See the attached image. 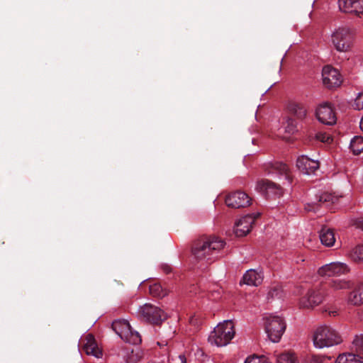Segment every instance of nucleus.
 Returning <instances> with one entry per match:
<instances>
[{
    "instance_id": "37",
    "label": "nucleus",
    "mask_w": 363,
    "mask_h": 363,
    "mask_svg": "<svg viewBox=\"0 0 363 363\" xmlns=\"http://www.w3.org/2000/svg\"><path fill=\"white\" fill-rule=\"evenodd\" d=\"M355 108L358 110L363 109V92L359 94L354 102Z\"/></svg>"
},
{
    "instance_id": "20",
    "label": "nucleus",
    "mask_w": 363,
    "mask_h": 363,
    "mask_svg": "<svg viewBox=\"0 0 363 363\" xmlns=\"http://www.w3.org/2000/svg\"><path fill=\"white\" fill-rule=\"evenodd\" d=\"M288 109L298 120H303L307 114L305 106L298 102H290L288 105Z\"/></svg>"
},
{
    "instance_id": "17",
    "label": "nucleus",
    "mask_w": 363,
    "mask_h": 363,
    "mask_svg": "<svg viewBox=\"0 0 363 363\" xmlns=\"http://www.w3.org/2000/svg\"><path fill=\"white\" fill-rule=\"evenodd\" d=\"M83 350L88 355H93L97 358L100 357L102 354L101 351L97 346L96 342L93 335L88 334L82 340Z\"/></svg>"
},
{
    "instance_id": "5",
    "label": "nucleus",
    "mask_w": 363,
    "mask_h": 363,
    "mask_svg": "<svg viewBox=\"0 0 363 363\" xmlns=\"http://www.w3.org/2000/svg\"><path fill=\"white\" fill-rule=\"evenodd\" d=\"M331 42L337 51L347 52L352 45L353 33L349 28H338L333 33Z\"/></svg>"
},
{
    "instance_id": "35",
    "label": "nucleus",
    "mask_w": 363,
    "mask_h": 363,
    "mask_svg": "<svg viewBox=\"0 0 363 363\" xmlns=\"http://www.w3.org/2000/svg\"><path fill=\"white\" fill-rule=\"evenodd\" d=\"M353 345L356 347V351L360 354L363 353V339L356 337L353 340Z\"/></svg>"
},
{
    "instance_id": "23",
    "label": "nucleus",
    "mask_w": 363,
    "mask_h": 363,
    "mask_svg": "<svg viewBox=\"0 0 363 363\" xmlns=\"http://www.w3.org/2000/svg\"><path fill=\"white\" fill-rule=\"evenodd\" d=\"M349 301L353 305L363 304V284L358 285L354 290L350 293Z\"/></svg>"
},
{
    "instance_id": "19",
    "label": "nucleus",
    "mask_w": 363,
    "mask_h": 363,
    "mask_svg": "<svg viewBox=\"0 0 363 363\" xmlns=\"http://www.w3.org/2000/svg\"><path fill=\"white\" fill-rule=\"evenodd\" d=\"M120 354L123 356L126 363H138L142 358L141 352L138 348L126 347Z\"/></svg>"
},
{
    "instance_id": "7",
    "label": "nucleus",
    "mask_w": 363,
    "mask_h": 363,
    "mask_svg": "<svg viewBox=\"0 0 363 363\" xmlns=\"http://www.w3.org/2000/svg\"><path fill=\"white\" fill-rule=\"evenodd\" d=\"M112 329L123 340L133 345L140 344L142 341L140 334L133 330L127 320H115Z\"/></svg>"
},
{
    "instance_id": "8",
    "label": "nucleus",
    "mask_w": 363,
    "mask_h": 363,
    "mask_svg": "<svg viewBox=\"0 0 363 363\" xmlns=\"http://www.w3.org/2000/svg\"><path fill=\"white\" fill-rule=\"evenodd\" d=\"M325 289L323 286L318 285L308 290L306 296L300 300V306L303 308H313L320 304L324 297Z\"/></svg>"
},
{
    "instance_id": "10",
    "label": "nucleus",
    "mask_w": 363,
    "mask_h": 363,
    "mask_svg": "<svg viewBox=\"0 0 363 363\" xmlns=\"http://www.w3.org/2000/svg\"><path fill=\"white\" fill-rule=\"evenodd\" d=\"M250 202L251 199L249 196L241 191L230 193L225 198L226 205L234 208L247 207L250 204Z\"/></svg>"
},
{
    "instance_id": "6",
    "label": "nucleus",
    "mask_w": 363,
    "mask_h": 363,
    "mask_svg": "<svg viewBox=\"0 0 363 363\" xmlns=\"http://www.w3.org/2000/svg\"><path fill=\"white\" fill-rule=\"evenodd\" d=\"M140 318L152 325H160L167 319V315L159 307L151 303H145L138 310Z\"/></svg>"
},
{
    "instance_id": "39",
    "label": "nucleus",
    "mask_w": 363,
    "mask_h": 363,
    "mask_svg": "<svg viewBox=\"0 0 363 363\" xmlns=\"http://www.w3.org/2000/svg\"><path fill=\"white\" fill-rule=\"evenodd\" d=\"M162 269L166 274H169L172 271L171 267L168 265H163Z\"/></svg>"
},
{
    "instance_id": "14",
    "label": "nucleus",
    "mask_w": 363,
    "mask_h": 363,
    "mask_svg": "<svg viewBox=\"0 0 363 363\" xmlns=\"http://www.w3.org/2000/svg\"><path fill=\"white\" fill-rule=\"evenodd\" d=\"M259 216L257 213L256 216L252 215H247L240 218L235 223V233L237 236H245L249 233L255 223V219Z\"/></svg>"
},
{
    "instance_id": "31",
    "label": "nucleus",
    "mask_w": 363,
    "mask_h": 363,
    "mask_svg": "<svg viewBox=\"0 0 363 363\" xmlns=\"http://www.w3.org/2000/svg\"><path fill=\"white\" fill-rule=\"evenodd\" d=\"M352 256L354 261H363V245L356 247Z\"/></svg>"
},
{
    "instance_id": "40",
    "label": "nucleus",
    "mask_w": 363,
    "mask_h": 363,
    "mask_svg": "<svg viewBox=\"0 0 363 363\" xmlns=\"http://www.w3.org/2000/svg\"><path fill=\"white\" fill-rule=\"evenodd\" d=\"M360 128H361L362 130L363 131V117L362 118L361 121H360Z\"/></svg>"
},
{
    "instance_id": "15",
    "label": "nucleus",
    "mask_w": 363,
    "mask_h": 363,
    "mask_svg": "<svg viewBox=\"0 0 363 363\" xmlns=\"http://www.w3.org/2000/svg\"><path fill=\"white\" fill-rule=\"evenodd\" d=\"M296 166L302 173L311 174L319 168V162L317 160H311L309 157L302 155L297 159Z\"/></svg>"
},
{
    "instance_id": "18",
    "label": "nucleus",
    "mask_w": 363,
    "mask_h": 363,
    "mask_svg": "<svg viewBox=\"0 0 363 363\" xmlns=\"http://www.w3.org/2000/svg\"><path fill=\"white\" fill-rule=\"evenodd\" d=\"M266 170L269 174H278L282 175L288 183L291 182L292 179L289 173V169L284 163L279 162L269 163L267 164Z\"/></svg>"
},
{
    "instance_id": "2",
    "label": "nucleus",
    "mask_w": 363,
    "mask_h": 363,
    "mask_svg": "<svg viewBox=\"0 0 363 363\" xmlns=\"http://www.w3.org/2000/svg\"><path fill=\"white\" fill-rule=\"evenodd\" d=\"M235 334L232 320H225L219 323L208 337V341L218 347L228 345Z\"/></svg>"
},
{
    "instance_id": "24",
    "label": "nucleus",
    "mask_w": 363,
    "mask_h": 363,
    "mask_svg": "<svg viewBox=\"0 0 363 363\" xmlns=\"http://www.w3.org/2000/svg\"><path fill=\"white\" fill-rule=\"evenodd\" d=\"M337 363H363V357L353 353L340 354Z\"/></svg>"
},
{
    "instance_id": "38",
    "label": "nucleus",
    "mask_w": 363,
    "mask_h": 363,
    "mask_svg": "<svg viewBox=\"0 0 363 363\" xmlns=\"http://www.w3.org/2000/svg\"><path fill=\"white\" fill-rule=\"evenodd\" d=\"M327 359L320 355H313L310 359V363H325Z\"/></svg>"
},
{
    "instance_id": "22",
    "label": "nucleus",
    "mask_w": 363,
    "mask_h": 363,
    "mask_svg": "<svg viewBox=\"0 0 363 363\" xmlns=\"http://www.w3.org/2000/svg\"><path fill=\"white\" fill-rule=\"evenodd\" d=\"M261 189L267 193H272L277 196H281L283 194V189L280 185L268 180L264 179L260 182Z\"/></svg>"
},
{
    "instance_id": "9",
    "label": "nucleus",
    "mask_w": 363,
    "mask_h": 363,
    "mask_svg": "<svg viewBox=\"0 0 363 363\" xmlns=\"http://www.w3.org/2000/svg\"><path fill=\"white\" fill-rule=\"evenodd\" d=\"M322 77L323 84L328 89L338 87L342 84L339 72L330 65L323 68Z\"/></svg>"
},
{
    "instance_id": "12",
    "label": "nucleus",
    "mask_w": 363,
    "mask_h": 363,
    "mask_svg": "<svg viewBox=\"0 0 363 363\" xmlns=\"http://www.w3.org/2000/svg\"><path fill=\"white\" fill-rule=\"evenodd\" d=\"M337 199L328 192L320 194L316 196L315 201L308 203L305 206V209L308 211H316L319 206H324L329 207L334 203Z\"/></svg>"
},
{
    "instance_id": "11",
    "label": "nucleus",
    "mask_w": 363,
    "mask_h": 363,
    "mask_svg": "<svg viewBox=\"0 0 363 363\" xmlns=\"http://www.w3.org/2000/svg\"><path fill=\"white\" fill-rule=\"evenodd\" d=\"M349 272L348 267L342 262H332L325 264L318 269L320 276H340Z\"/></svg>"
},
{
    "instance_id": "36",
    "label": "nucleus",
    "mask_w": 363,
    "mask_h": 363,
    "mask_svg": "<svg viewBox=\"0 0 363 363\" xmlns=\"http://www.w3.org/2000/svg\"><path fill=\"white\" fill-rule=\"evenodd\" d=\"M363 13V0H354V13L359 15Z\"/></svg>"
},
{
    "instance_id": "32",
    "label": "nucleus",
    "mask_w": 363,
    "mask_h": 363,
    "mask_svg": "<svg viewBox=\"0 0 363 363\" xmlns=\"http://www.w3.org/2000/svg\"><path fill=\"white\" fill-rule=\"evenodd\" d=\"M315 138L322 143H330L333 141L332 137L326 133L319 132L316 133Z\"/></svg>"
},
{
    "instance_id": "33",
    "label": "nucleus",
    "mask_w": 363,
    "mask_h": 363,
    "mask_svg": "<svg viewBox=\"0 0 363 363\" xmlns=\"http://www.w3.org/2000/svg\"><path fill=\"white\" fill-rule=\"evenodd\" d=\"M245 363H271L265 357L253 356L248 357Z\"/></svg>"
},
{
    "instance_id": "29",
    "label": "nucleus",
    "mask_w": 363,
    "mask_h": 363,
    "mask_svg": "<svg viewBox=\"0 0 363 363\" xmlns=\"http://www.w3.org/2000/svg\"><path fill=\"white\" fill-rule=\"evenodd\" d=\"M331 287L333 288L335 290H340V289H350L352 284L350 281L341 280V279H336L333 280L331 284Z\"/></svg>"
},
{
    "instance_id": "26",
    "label": "nucleus",
    "mask_w": 363,
    "mask_h": 363,
    "mask_svg": "<svg viewBox=\"0 0 363 363\" xmlns=\"http://www.w3.org/2000/svg\"><path fill=\"white\" fill-rule=\"evenodd\" d=\"M350 149L354 155H359L363 152V137L355 136L351 140Z\"/></svg>"
},
{
    "instance_id": "28",
    "label": "nucleus",
    "mask_w": 363,
    "mask_h": 363,
    "mask_svg": "<svg viewBox=\"0 0 363 363\" xmlns=\"http://www.w3.org/2000/svg\"><path fill=\"white\" fill-rule=\"evenodd\" d=\"M277 363H297L296 358L292 353L284 352L277 355Z\"/></svg>"
},
{
    "instance_id": "30",
    "label": "nucleus",
    "mask_w": 363,
    "mask_h": 363,
    "mask_svg": "<svg viewBox=\"0 0 363 363\" xmlns=\"http://www.w3.org/2000/svg\"><path fill=\"white\" fill-rule=\"evenodd\" d=\"M282 289L279 286H274L270 288L267 294V299H273L274 298H281L282 297Z\"/></svg>"
},
{
    "instance_id": "41",
    "label": "nucleus",
    "mask_w": 363,
    "mask_h": 363,
    "mask_svg": "<svg viewBox=\"0 0 363 363\" xmlns=\"http://www.w3.org/2000/svg\"><path fill=\"white\" fill-rule=\"evenodd\" d=\"M148 363H163V362H155V361H150V362H149Z\"/></svg>"
},
{
    "instance_id": "13",
    "label": "nucleus",
    "mask_w": 363,
    "mask_h": 363,
    "mask_svg": "<svg viewBox=\"0 0 363 363\" xmlns=\"http://www.w3.org/2000/svg\"><path fill=\"white\" fill-rule=\"evenodd\" d=\"M316 116L322 123L332 125L336 123V116L328 104L320 105L316 110Z\"/></svg>"
},
{
    "instance_id": "34",
    "label": "nucleus",
    "mask_w": 363,
    "mask_h": 363,
    "mask_svg": "<svg viewBox=\"0 0 363 363\" xmlns=\"http://www.w3.org/2000/svg\"><path fill=\"white\" fill-rule=\"evenodd\" d=\"M297 130L296 123L293 118H289L287 120V126L286 127V131L289 133H294Z\"/></svg>"
},
{
    "instance_id": "4",
    "label": "nucleus",
    "mask_w": 363,
    "mask_h": 363,
    "mask_svg": "<svg viewBox=\"0 0 363 363\" xmlns=\"http://www.w3.org/2000/svg\"><path fill=\"white\" fill-rule=\"evenodd\" d=\"M264 329L269 340L278 342L285 331L286 323L281 316L270 315L265 319Z\"/></svg>"
},
{
    "instance_id": "1",
    "label": "nucleus",
    "mask_w": 363,
    "mask_h": 363,
    "mask_svg": "<svg viewBox=\"0 0 363 363\" xmlns=\"http://www.w3.org/2000/svg\"><path fill=\"white\" fill-rule=\"evenodd\" d=\"M225 242L213 236H202L196 240L191 246V254L199 262H211L219 257Z\"/></svg>"
},
{
    "instance_id": "3",
    "label": "nucleus",
    "mask_w": 363,
    "mask_h": 363,
    "mask_svg": "<svg viewBox=\"0 0 363 363\" xmlns=\"http://www.w3.org/2000/svg\"><path fill=\"white\" fill-rule=\"evenodd\" d=\"M313 343L316 347L323 348L337 345L342 342L341 337L331 327H318L313 334Z\"/></svg>"
},
{
    "instance_id": "16",
    "label": "nucleus",
    "mask_w": 363,
    "mask_h": 363,
    "mask_svg": "<svg viewBox=\"0 0 363 363\" xmlns=\"http://www.w3.org/2000/svg\"><path fill=\"white\" fill-rule=\"evenodd\" d=\"M263 281V273L262 270L257 271L255 269L247 270L242 277L240 284H242L250 286H259Z\"/></svg>"
},
{
    "instance_id": "25",
    "label": "nucleus",
    "mask_w": 363,
    "mask_h": 363,
    "mask_svg": "<svg viewBox=\"0 0 363 363\" xmlns=\"http://www.w3.org/2000/svg\"><path fill=\"white\" fill-rule=\"evenodd\" d=\"M149 291L152 296L160 298L164 297L168 294L167 289L159 283L151 284L149 287Z\"/></svg>"
},
{
    "instance_id": "21",
    "label": "nucleus",
    "mask_w": 363,
    "mask_h": 363,
    "mask_svg": "<svg viewBox=\"0 0 363 363\" xmlns=\"http://www.w3.org/2000/svg\"><path fill=\"white\" fill-rule=\"evenodd\" d=\"M320 239L323 245L330 247L335 242V233L333 229L324 226L320 232Z\"/></svg>"
},
{
    "instance_id": "27",
    "label": "nucleus",
    "mask_w": 363,
    "mask_h": 363,
    "mask_svg": "<svg viewBox=\"0 0 363 363\" xmlns=\"http://www.w3.org/2000/svg\"><path fill=\"white\" fill-rule=\"evenodd\" d=\"M338 4L342 11L354 13V0H339Z\"/></svg>"
}]
</instances>
